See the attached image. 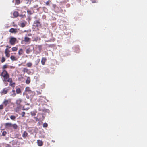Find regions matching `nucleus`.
Listing matches in <instances>:
<instances>
[{
	"mask_svg": "<svg viewBox=\"0 0 147 147\" xmlns=\"http://www.w3.org/2000/svg\"><path fill=\"white\" fill-rule=\"evenodd\" d=\"M26 3L27 4L29 2V0H26Z\"/></svg>",
	"mask_w": 147,
	"mask_h": 147,
	"instance_id": "c03bdc74",
	"label": "nucleus"
},
{
	"mask_svg": "<svg viewBox=\"0 0 147 147\" xmlns=\"http://www.w3.org/2000/svg\"><path fill=\"white\" fill-rule=\"evenodd\" d=\"M34 26L36 27H39L41 26V24L39 20H37L34 22Z\"/></svg>",
	"mask_w": 147,
	"mask_h": 147,
	"instance_id": "20e7f679",
	"label": "nucleus"
},
{
	"mask_svg": "<svg viewBox=\"0 0 147 147\" xmlns=\"http://www.w3.org/2000/svg\"><path fill=\"white\" fill-rule=\"evenodd\" d=\"M10 59L13 61H16L17 60V59L14 56H11L10 57Z\"/></svg>",
	"mask_w": 147,
	"mask_h": 147,
	"instance_id": "a211bd4d",
	"label": "nucleus"
},
{
	"mask_svg": "<svg viewBox=\"0 0 147 147\" xmlns=\"http://www.w3.org/2000/svg\"><path fill=\"white\" fill-rule=\"evenodd\" d=\"M8 89L7 88H5L3 90V91L1 92V94H6L8 91Z\"/></svg>",
	"mask_w": 147,
	"mask_h": 147,
	"instance_id": "0eeeda50",
	"label": "nucleus"
},
{
	"mask_svg": "<svg viewBox=\"0 0 147 147\" xmlns=\"http://www.w3.org/2000/svg\"><path fill=\"white\" fill-rule=\"evenodd\" d=\"M18 11H15L14 12L13 15L15 17H17L18 16Z\"/></svg>",
	"mask_w": 147,
	"mask_h": 147,
	"instance_id": "412c9836",
	"label": "nucleus"
},
{
	"mask_svg": "<svg viewBox=\"0 0 147 147\" xmlns=\"http://www.w3.org/2000/svg\"><path fill=\"white\" fill-rule=\"evenodd\" d=\"M31 39L30 38L26 36L24 38V41L26 43H30V42Z\"/></svg>",
	"mask_w": 147,
	"mask_h": 147,
	"instance_id": "6e6552de",
	"label": "nucleus"
},
{
	"mask_svg": "<svg viewBox=\"0 0 147 147\" xmlns=\"http://www.w3.org/2000/svg\"><path fill=\"white\" fill-rule=\"evenodd\" d=\"M6 47L7 48H11V47H9L8 45H7Z\"/></svg>",
	"mask_w": 147,
	"mask_h": 147,
	"instance_id": "37998d69",
	"label": "nucleus"
},
{
	"mask_svg": "<svg viewBox=\"0 0 147 147\" xmlns=\"http://www.w3.org/2000/svg\"><path fill=\"white\" fill-rule=\"evenodd\" d=\"M27 135L28 133L26 131H24L22 134V136L23 138H25L27 136Z\"/></svg>",
	"mask_w": 147,
	"mask_h": 147,
	"instance_id": "dca6fc26",
	"label": "nucleus"
},
{
	"mask_svg": "<svg viewBox=\"0 0 147 147\" xmlns=\"http://www.w3.org/2000/svg\"><path fill=\"white\" fill-rule=\"evenodd\" d=\"M30 82V77H28L27 78L26 81V83L27 84H29Z\"/></svg>",
	"mask_w": 147,
	"mask_h": 147,
	"instance_id": "4468645a",
	"label": "nucleus"
},
{
	"mask_svg": "<svg viewBox=\"0 0 147 147\" xmlns=\"http://www.w3.org/2000/svg\"><path fill=\"white\" fill-rule=\"evenodd\" d=\"M6 60L5 58V57L3 56L2 57L1 60V63H3Z\"/></svg>",
	"mask_w": 147,
	"mask_h": 147,
	"instance_id": "a878e982",
	"label": "nucleus"
},
{
	"mask_svg": "<svg viewBox=\"0 0 147 147\" xmlns=\"http://www.w3.org/2000/svg\"><path fill=\"white\" fill-rule=\"evenodd\" d=\"M12 50L13 51H16L18 50V48L16 47H13L12 48Z\"/></svg>",
	"mask_w": 147,
	"mask_h": 147,
	"instance_id": "c756f323",
	"label": "nucleus"
},
{
	"mask_svg": "<svg viewBox=\"0 0 147 147\" xmlns=\"http://www.w3.org/2000/svg\"><path fill=\"white\" fill-rule=\"evenodd\" d=\"M35 94V92L31 90L26 93V97L28 99L32 98Z\"/></svg>",
	"mask_w": 147,
	"mask_h": 147,
	"instance_id": "f03ea898",
	"label": "nucleus"
},
{
	"mask_svg": "<svg viewBox=\"0 0 147 147\" xmlns=\"http://www.w3.org/2000/svg\"><path fill=\"white\" fill-rule=\"evenodd\" d=\"M16 92L17 94H19L21 93V90L20 88H18L16 89Z\"/></svg>",
	"mask_w": 147,
	"mask_h": 147,
	"instance_id": "b1692460",
	"label": "nucleus"
},
{
	"mask_svg": "<svg viewBox=\"0 0 147 147\" xmlns=\"http://www.w3.org/2000/svg\"><path fill=\"white\" fill-rule=\"evenodd\" d=\"M32 116H35L36 115V114H35V113H33V114H32Z\"/></svg>",
	"mask_w": 147,
	"mask_h": 147,
	"instance_id": "a18cd8bd",
	"label": "nucleus"
},
{
	"mask_svg": "<svg viewBox=\"0 0 147 147\" xmlns=\"http://www.w3.org/2000/svg\"><path fill=\"white\" fill-rule=\"evenodd\" d=\"M15 3L17 5L19 4L20 3V0H16Z\"/></svg>",
	"mask_w": 147,
	"mask_h": 147,
	"instance_id": "2f4dec72",
	"label": "nucleus"
},
{
	"mask_svg": "<svg viewBox=\"0 0 147 147\" xmlns=\"http://www.w3.org/2000/svg\"><path fill=\"white\" fill-rule=\"evenodd\" d=\"M28 36H32V34L31 33H29L28 34Z\"/></svg>",
	"mask_w": 147,
	"mask_h": 147,
	"instance_id": "a19ab883",
	"label": "nucleus"
},
{
	"mask_svg": "<svg viewBox=\"0 0 147 147\" xmlns=\"http://www.w3.org/2000/svg\"><path fill=\"white\" fill-rule=\"evenodd\" d=\"M25 113L24 112H22V113L21 115L22 117H24Z\"/></svg>",
	"mask_w": 147,
	"mask_h": 147,
	"instance_id": "e433bc0d",
	"label": "nucleus"
},
{
	"mask_svg": "<svg viewBox=\"0 0 147 147\" xmlns=\"http://www.w3.org/2000/svg\"><path fill=\"white\" fill-rule=\"evenodd\" d=\"M37 143L38 145L40 146H42L43 144V142L42 140H37Z\"/></svg>",
	"mask_w": 147,
	"mask_h": 147,
	"instance_id": "9d476101",
	"label": "nucleus"
},
{
	"mask_svg": "<svg viewBox=\"0 0 147 147\" xmlns=\"http://www.w3.org/2000/svg\"><path fill=\"white\" fill-rule=\"evenodd\" d=\"M5 147H11V146L9 144H6L5 145Z\"/></svg>",
	"mask_w": 147,
	"mask_h": 147,
	"instance_id": "4c0bfd02",
	"label": "nucleus"
},
{
	"mask_svg": "<svg viewBox=\"0 0 147 147\" xmlns=\"http://www.w3.org/2000/svg\"><path fill=\"white\" fill-rule=\"evenodd\" d=\"M42 90H39L36 91L37 94L38 95L41 94L42 93Z\"/></svg>",
	"mask_w": 147,
	"mask_h": 147,
	"instance_id": "5701e85b",
	"label": "nucleus"
},
{
	"mask_svg": "<svg viewBox=\"0 0 147 147\" xmlns=\"http://www.w3.org/2000/svg\"><path fill=\"white\" fill-rule=\"evenodd\" d=\"M9 53L10 51L8 49V48H6L5 50V54L6 56L7 57H9L10 56Z\"/></svg>",
	"mask_w": 147,
	"mask_h": 147,
	"instance_id": "39448f33",
	"label": "nucleus"
},
{
	"mask_svg": "<svg viewBox=\"0 0 147 147\" xmlns=\"http://www.w3.org/2000/svg\"><path fill=\"white\" fill-rule=\"evenodd\" d=\"M10 68H15V67L14 66H10Z\"/></svg>",
	"mask_w": 147,
	"mask_h": 147,
	"instance_id": "79ce46f5",
	"label": "nucleus"
},
{
	"mask_svg": "<svg viewBox=\"0 0 147 147\" xmlns=\"http://www.w3.org/2000/svg\"><path fill=\"white\" fill-rule=\"evenodd\" d=\"M23 53V50L22 49H20L18 51V54L19 55H20L22 54Z\"/></svg>",
	"mask_w": 147,
	"mask_h": 147,
	"instance_id": "2eb2a0df",
	"label": "nucleus"
},
{
	"mask_svg": "<svg viewBox=\"0 0 147 147\" xmlns=\"http://www.w3.org/2000/svg\"><path fill=\"white\" fill-rule=\"evenodd\" d=\"M8 65L7 64L4 65L2 67V69L3 71V70H5V69L7 67Z\"/></svg>",
	"mask_w": 147,
	"mask_h": 147,
	"instance_id": "4be33fe9",
	"label": "nucleus"
},
{
	"mask_svg": "<svg viewBox=\"0 0 147 147\" xmlns=\"http://www.w3.org/2000/svg\"><path fill=\"white\" fill-rule=\"evenodd\" d=\"M31 91V90H30V89L29 87H27L26 88L25 91L26 93Z\"/></svg>",
	"mask_w": 147,
	"mask_h": 147,
	"instance_id": "6ab92c4d",
	"label": "nucleus"
},
{
	"mask_svg": "<svg viewBox=\"0 0 147 147\" xmlns=\"http://www.w3.org/2000/svg\"><path fill=\"white\" fill-rule=\"evenodd\" d=\"M16 118V117L14 115H11L10 117V119L12 120H14Z\"/></svg>",
	"mask_w": 147,
	"mask_h": 147,
	"instance_id": "7c9ffc66",
	"label": "nucleus"
},
{
	"mask_svg": "<svg viewBox=\"0 0 147 147\" xmlns=\"http://www.w3.org/2000/svg\"><path fill=\"white\" fill-rule=\"evenodd\" d=\"M12 92L13 93L11 94V96L13 97H14L16 95L15 90H13L12 91Z\"/></svg>",
	"mask_w": 147,
	"mask_h": 147,
	"instance_id": "bb28decb",
	"label": "nucleus"
},
{
	"mask_svg": "<svg viewBox=\"0 0 147 147\" xmlns=\"http://www.w3.org/2000/svg\"><path fill=\"white\" fill-rule=\"evenodd\" d=\"M46 61L47 58L46 57H42L41 60V63L43 65H45Z\"/></svg>",
	"mask_w": 147,
	"mask_h": 147,
	"instance_id": "9b49d317",
	"label": "nucleus"
},
{
	"mask_svg": "<svg viewBox=\"0 0 147 147\" xmlns=\"http://www.w3.org/2000/svg\"><path fill=\"white\" fill-rule=\"evenodd\" d=\"M9 85L10 86H11L12 87H14L15 86V83H12V82L10 83Z\"/></svg>",
	"mask_w": 147,
	"mask_h": 147,
	"instance_id": "c9c22d12",
	"label": "nucleus"
},
{
	"mask_svg": "<svg viewBox=\"0 0 147 147\" xmlns=\"http://www.w3.org/2000/svg\"><path fill=\"white\" fill-rule=\"evenodd\" d=\"M43 126L44 127H47L48 126V124L46 123H45L43 124Z\"/></svg>",
	"mask_w": 147,
	"mask_h": 147,
	"instance_id": "f704fd0d",
	"label": "nucleus"
},
{
	"mask_svg": "<svg viewBox=\"0 0 147 147\" xmlns=\"http://www.w3.org/2000/svg\"><path fill=\"white\" fill-rule=\"evenodd\" d=\"M92 3H95V2H96V1H92Z\"/></svg>",
	"mask_w": 147,
	"mask_h": 147,
	"instance_id": "de8ad7c7",
	"label": "nucleus"
},
{
	"mask_svg": "<svg viewBox=\"0 0 147 147\" xmlns=\"http://www.w3.org/2000/svg\"><path fill=\"white\" fill-rule=\"evenodd\" d=\"M1 76L4 78L3 80V82L7 81V80L9 77V75L6 70H3L1 73Z\"/></svg>",
	"mask_w": 147,
	"mask_h": 147,
	"instance_id": "f257e3e1",
	"label": "nucleus"
},
{
	"mask_svg": "<svg viewBox=\"0 0 147 147\" xmlns=\"http://www.w3.org/2000/svg\"><path fill=\"white\" fill-rule=\"evenodd\" d=\"M11 127H12L14 129H16L17 128L18 126L16 124H12Z\"/></svg>",
	"mask_w": 147,
	"mask_h": 147,
	"instance_id": "aec40b11",
	"label": "nucleus"
},
{
	"mask_svg": "<svg viewBox=\"0 0 147 147\" xmlns=\"http://www.w3.org/2000/svg\"><path fill=\"white\" fill-rule=\"evenodd\" d=\"M9 31L12 33H16L18 31L17 29L11 28L9 30Z\"/></svg>",
	"mask_w": 147,
	"mask_h": 147,
	"instance_id": "1a4fd4ad",
	"label": "nucleus"
},
{
	"mask_svg": "<svg viewBox=\"0 0 147 147\" xmlns=\"http://www.w3.org/2000/svg\"><path fill=\"white\" fill-rule=\"evenodd\" d=\"M26 23H21L20 24V26L22 27H24L26 25Z\"/></svg>",
	"mask_w": 147,
	"mask_h": 147,
	"instance_id": "393cba45",
	"label": "nucleus"
},
{
	"mask_svg": "<svg viewBox=\"0 0 147 147\" xmlns=\"http://www.w3.org/2000/svg\"><path fill=\"white\" fill-rule=\"evenodd\" d=\"M7 81L10 83L12 82V79L11 78H9V77L7 79Z\"/></svg>",
	"mask_w": 147,
	"mask_h": 147,
	"instance_id": "cd10ccee",
	"label": "nucleus"
},
{
	"mask_svg": "<svg viewBox=\"0 0 147 147\" xmlns=\"http://www.w3.org/2000/svg\"><path fill=\"white\" fill-rule=\"evenodd\" d=\"M21 138V139H22V138Z\"/></svg>",
	"mask_w": 147,
	"mask_h": 147,
	"instance_id": "09e8293b",
	"label": "nucleus"
},
{
	"mask_svg": "<svg viewBox=\"0 0 147 147\" xmlns=\"http://www.w3.org/2000/svg\"><path fill=\"white\" fill-rule=\"evenodd\" d=\"M12 124L11 123H7L5 124V126L6 128L10 127H11Z\"/></svg>",
	"mask_w": 147,
	"mask_h": 147,
	"instance_id": "ddd939ff",
	"label": "nucleus"
},
{
	"mask_svg": "<svg viewBox=\"0 0 147 147\" xmlns=\"http://www.w3.org/2000/svg\"><path fill=\"white\" fill-rule=\"evenodd\" d=\"M7 134V132L6 131H3L2 134V136H5Z\"/></svg>",
	"mask_w": 147,
	"mask_h": 147,
	"instance_id": "473e14b6",
	"label": "nucleus"
},
{
	"mask_svg": "<svg viewBox=\"0 0 147 147\" xmlns=\"http://www.w3.org/2000/svg\"><path fill=\"white\" fill-rule=\"evenodd\" d=\"M32 51V50L30 48L27 49L26 50V53L28 54Z\"/></svg>",
	"mask_w": 147,
	"mask_h": 147,
	"instance_id": "f3484780",
	"label": "nucleus"
},
{
	"mask_svg": "<svg viewBox=\"0 0 147 147\" xmlns=\"http://www.w3.org/2000/svg\"><path fill=\"white\" fill-rule=\"evenodd\" d=\"M17 40L16 39L13 37L10 38L9 40V43L12 45H14Z\"/></svg>",
	"mask_w": 147,
	"mask_h": 147,
	"instance_id": "7ed1b4c3",
	"label": "nucleus"
},
{
	"mask_svg": "<svg viewBox=\"0 0 147 147\" xmlns=\"http://www.w3.org/2000/svg\"><path fill=\"white\" fill-rule=\"evenodd\" d=\"M11 102V100L10 99H9L8 100L5 99L3 102V103L5 106H6L8 104L10 103Z\"/></svg>",
	"mask_w": 147,
	"mask_h": 147,
	"instance_id": "423d86ee",
	"label": "nucleus"
},
{
	"mask_svg": "<svg viewBox=\"0 0 147 147\" xmlns=\"http://www.w3.org/2000/svg\"><path fill=\"white\" fill-rule=\"evenodd\" d=\"M27 12L28 14H29V15H31L32 13L31 11L29 10H27Z\"/></svg>",
	"mask_w": 147,
	"mask_h": 147,
	"instance_id": "72a5a7b5",
	"label": "nucleus"
},
{
	"mask_svg": "<svg viewBox=\"0 0 147 147\" xmlns=\"http://www.w3.org/2000/svg\"><path fill=\"white\" fill-rule=\"evenodd\" d=\"M36 119V121H39V120L36 117L35 118Z\"/></svg>",
	"mask_w": 147,
	"mask_h": 147,
	"instance_id": "49530a36",
	"label": "nucleus"
},
{
	"mask_svg": "<svg viewBox=\"0 0 147 147\" xmlns=\"http://www.w3.org/2000/svg\"><path fill=\"white\" fill-rule=\"evenodd\" d=\"M3 109V105H0V109Z\"/></svg>",
	"mask_w": 147,
	"mask_h": 147,
	"instance_id": "ea45409f",
	"label": "nucleus"
},
{
	"mask_svg": "<svg viewBox=\"0 0 147 147\" xmlns=\"http://www.w3.org/2000/svg\"><path fill=\"white\" fill-rule=\"evenodd\" d=\"M27 66L28 67H30L32 65V64L31 62L28 63L26 64Z\"/></svg>",
	"mask_w": 147,
	"mask_h": 147,
	"instance_id": "c85d7f7f",
	"label": "nucleus"
},
{
	"mask_svg": "<svg viewBox=\"0 0 147 147\" xmlns=\"http://www.w3.org/2000/svg\"><path fill=\"white\" fill-rule=\"evenodd\" d=\"M45 4H46L47 5H49V1H47V2H46L45 3Z\"/></svg>",
	"mask_w": 147,
	"mask_h": 147,
	"instance_id": "58836bf2",
	"label": "nucleus"
},
{
	"mask_svg": "<svg viewBox=\"0 0 147 147\" xmlns=\"http://www.w3.org/2000/svg\"><path fill=\"white\" fill-rule=\"evenodd\" d=\"M22 100L20 99H18L16 102V103L18 105L21 106V103L22 102Z\"/></svg>",
	"mask_w": 147,
	"mask_h": 147,
	"instance_id": "f8f14e48",
	"label": "nucleus"
}]
</instances>
